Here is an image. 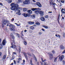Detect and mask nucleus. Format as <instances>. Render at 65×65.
<instances>
[{
  "label": "nucleus",
  "instance_id": "obj_1",
  "mask_svg": "<svg viewBox=\"0 0 65 65\" xmlns=\"http://www.w3.org/2000/svg\"><path fill=\"white\" fill-rule=\"evenodd\" d=\"M10 6H11V9L12 10H14L15 12L18 9H20L21 8L19 7V5L17 4H14V3H12L10 4Z\"/></svg>",
  "mask_w": 65,
  "mask_h": 65
},
{
  "label": "nucleus",
  "instance_id": "obj_2",
  "mask_svg": "<svg viewBox=\"0 0 65 65\" xmlns=\"http://www.w3.org/2000/svg\"><path fill=\"white\" fill-rule=\"evenodd\" d=\"M9 24H7V26H9L10 27H10V29L11 31H15V27L14 25H13L11 24H9Z\"/></svg>",
  "mask_w": 65,
  "mask_h": 65
},
{
  "label": "nucleus",
  "instance_id": "obj_3",
  "mask_svg": "<svg viewBox=\"0 0 65 65\" xmlns=\"http://www.w3.org/2000/svg\"><path fill=\"white\" fill-rule=\"evenodd\" d=\"M8 24H10L9 23V21L8 20H3V22L2 23V26L3 28L4 27V25H6V23Z\"/></svg>",
  "mask_w": 65,
  "mask_h": 65
},
{
  "label": "nucleus",
  "instance_id": "obj_4",
  "mask_svg": "<svg viewBox=\"0 0 65 65\" xmlns=\"http://www.w3.org/2000/svg\"><path fill=\"white\" fill-rule=\"evenodd\" d=\"M25 1L23 2L24 4H30V0H25Z\"/></svg>",
  "mask_w": 65,
  "mask_h": 65
},
{
  "label": "nucleus",
  "instance_id": "obj_5",
  "mask_svg": "<svg viewBox=\"0 0 65 65\" xmlns=\"http://www.w3.org/2000/svg\"><path fill=\"white\" fill-rule=\"evenodd\" d=\"M36 4L39 7H42V5H41V4L39 2H37L36 3Z\"/></svg>",
  "mask_w": 65,
  "mask_h": 65
},
{
  "label": "nucleus",
  "instance_id": "obj_6",
  "mask_svg": "<svg viewBox=\"0 0 65 65\" xmlns=\"http://www.w3.org/2000/svg\"><path fill=\"white\" fill-rule=\"evenodd\" d=\"M31 10H32V11H34V10H41V9L40 8H32L31 9Z\"/></svg>",
  "mask_w": 65,
  "mask_h": 65
},
{
  "label": "nucleus",
  "instance_id": "obj_7",
  "mask_svg": "<svg viewBox=\"0 0 65 65\" xmlns=\"http://www.w3.org/2000/svg\"><path fill=\"white\" fill-rule=\"evenodd\" d=\"M39 13L40 15V17H42L44 15V14H43V13H44V12H43V11H39Z\"/></svg>",
  "mask_w": 65,
  "mask_h": 65
},
{
  "label": "nucleus",
  "instance_id": "obj_8",
  "mask_svg": "<svg viewBox=\"0 0 65 65\" xmlns=\"http://www.w3.org/2000/svg\"><path fill=\"white\" fill-rule=\"evenodd\" d=\"M64 58V55H62V56H59V59L61 61V60H62Z\"/></svg>",
  "mask_w": 65,
  "mask_h": 65
},
{
  "label": "nucleus",
  "instance_id": "obj_9",
  "mask_svg": "<svg viewBox=\"0 0 65 65\" xmlns=\"http://www.w3.org/2000/svg\"><path fill=\"white\" fill-rule=\"evenodd\" d=\"M12 43V44H11V45H12L11 46V47L13 48H15L17 47V46L14 45H13Z\"/></svg>",
  "mask_w": 65,
  "mask_h": 65
},
{
  "label": "nucleus",
  "instance_id": "obj_10",
  "mask_svg": "<svg viewBox=\"0 0 65 65\" xmlns=\"http://www.w3.org/2000/svg\"><path fill=\"white\" fill-rule=\"evenodd\" d=\"M50 55V60H52L53 59V55L52 54H49Z\"/></svg>",
  "mask_w": 65,
  "mask_h": 65
},
{
  "label": "nucleus",
  "instance_id": "obj_11",
  "mask_svg": "<svg viewBox=\"0 0 65 65\" xmlns=\"http://www.w3.org/2000/svg\"><path fill=\"white\" fill-rule=\"evenodd\" d=\"M50 3L51 5H56V4L54 3H53V2H52V0L50 1Z\"/></svg>",
  "mask_w": 65,
  "mask_h": 65
},
{
  "label": "nucleus",
  "instance_id": "obj_12",
  "mask_svg": "<svg viewBox=\"0 0 65 65\" xmlns=\"http://www.w3.org/2000/svg\"><path fill=\"white\" fill-rule=\"evenodd\" d=\"M22 54H23L24 55V56L25 57V58H26V59L27 60L28 59V57H27V54H26V53H23L22 52Z\"/></svg>",
  "mask_w": 65,
  "mask_h": 65
},
{
  "label": "nucleus",
  "instance_id": "obj_13",
  "mask_svg": "<svg viewBox=\"0 0 65 65\" xmlns=\"http://www.w3.org/2000/svg\"><path fill=\"white\" fill-rule=\"evenodd\" d=\"M6 43V40H4L2 42V44L3 45H5Z\"/></svg>",
  "mask_w": 65,
  "mask_h": 65
},
{
  "label": "nucleus",
  "instance_id": "obj_14",
  "mask_svg": "<svg viewBox=\"0 0 65 65\" xmlns=\"http://www.w3.org/2000/svg\"><path fill=\"white\" fill-rule=\"evenodd\" d=\"M10 36L13 39H14V37L13 36V34L11 33L10 34Z\"/></svg>",
  "mask_w": 65,
  "mask_h": 65
},
{
  "label": "nucleus",
  "instance_id": "obj_15",
  "mask_svg": "<svg viewBox=\"0 0 65 65\" xmlns=\"http://www.w3.org/2000/svg\"><path fill=\"white\" fill-rule=\"evenodd\" d=\"M60 48L61 50H64L65 49V47L63 45H61L60 47Z\"/></svg>",
  "mask_w": 65,
  "mask_h": 65
},
{
  "label": "nucleus",
  "instance_id": "obj_16",
  "mask_svg": "<svg viewBox=\"0 0 65 65\" xmlns=\"http://www.w3.org/2000/svg\"><path fill=\"white\" fill-rule=\"evenodd\" d=\"M1 40L0 39V49H2V45L1 44Z\"/></svg>",
  "mask_w": 65,
  "mask_h": 65
},
{
  "label": "nucleus",
  "instance_id": "obj_17",
  "mask_svg": "<svg viewBox=\"0 0 65 65\" xmlns=\"http://www.w3.org/2000/svg\"><path fill=\"white\" fill-rule=\"evenodd\" d=\"M40 19L42 21H45V18L43 17H42L40 18Z\"/></svg>",
  "mask_w": 65,
  "mask_h": 65
},
{
  "label": "nucleus",
  "instance_id": "obj_18",
  "mask_svg": "<svg viewBox=\"0 0 65 65\" xmlns=\"http://www.w3.org/2000/svg\"><path fill=\"white\" fill-rule=\"evenodd\" d=\"M31 18H32V19H35V15H31Z\"/></svg>",
  "mask_w": 65,
  "mask_h": 65
},
{
  "label": "nucleus",
  "instance_id": "obj_19",
  "mask_svg": "<svg viewBox=\"0 0 65 65\" xmlns=\"http://www.w3.org/2000/svg\"><path fill=\"white\" fill-rule=\"evenodd\" d=\"M27 12L29 13H30V14H31L32 13V11H31V10H27Z\"/></svg>",
  "mask_w": 65,
  "mask_h": 65
},
{
  "label": "nucleus",
  "instance_id": "obj_20",
  "mask_svg": "<svg viewBox=\"0 0 65 65\" xmlns=\"http://www.w3.org/2000/svg\"><path fill=\"white\" fill-rule=\"evenodd\" d=\"M35 24L38 26H39L40 25V23L39 22H36L35 23Z\"/></svg>",
  "mask_w": 65,
  "mask_h": 65
},
{
  "label": "nucleus",
  "instance_id": "obj_21",
  "mask_svg": "<svg viewBox=\"0 0 65 65\" xmlns=\"http://www.w3.org/2000/svg\"><path fill=\"white\" fill-rule=\"evenodd\" d=\"M30 28L31 29H32V30H33V29H34V27L32 26H31L30 27Z\"/></svg>",
  "mask_w": 65,
  "mask_h": 65
},
{
  "label": "nucleus",
  "instance_id": "obj_22",
  "mask_svg": "<svg viewBox=\"0 0 65 65\" xmlns=\"http://www.w3.org/2000/svg\"><path fill=\"white\" fill-rule=\"evenodd\" d=\"M16 14H17V15H20L21 14V13L19 12H17Z\"/></svg>",
  "mask_w": 65,
  "mask_h": 65
},
{
  "label": "nucleus",
  "instance_id": "obj_23",
  "mask_svg": "<svg viewBox=\"0 0 65 65\" xmlns=\"http://www.w3.org/2000/svg\"><path fill=\"white\" fill-rule=\"evenodd\" d=\"M39 12V11L37 10H36L35 11V13L36 14H38Z\"/></svg>",
  "mask_w": 65,
  "mask_h": 65
},
{
  "label": "nucleus",
  "instance_id": "obj_24",
  "mask_svg": "<svg viewBox=\"0 0 65 65\" xmlns=\"http://www.w3.org/2000/svg\"><path fill=\"white\" fill-rule=\"evenodd\" d=\"M23 15L24 17H25L26 18V17H27V14L25 13L24 14H23Z\"/></svg>",
  "mask_w": 65,
  "mask_h": 65
},
{
  "label": "nucleus",
  "instance_id": "obj_25",
  "mask_svg": "<svg viewBox=\"0 0 65 65\" xmlns=\"http://www.w3.org/2000/svg\"><path fill=\"white\" fill-rule=\"evenodd\" d=\"M43 27H44V28H45L46 29H47L48 28V27L46 26L43 25Z\"/></svg>",
  "mask_w": 65,
  "mask_h": 65
},
{
  "label": "nucleus",
  "instance_id": "obj_26",
  "mask_svg": "<svg viewBox=\"0 0 65 65\" xmlns=\"http://www.w3.org/2000/svg\"><path fill=\"white\" fill-rule=\"evenodd\" d=\"M24 11H26L27 10V9L26 8H24L23 9Z\"/></svg>",
  "mask_w": 65,
  "mask_h": 65
},
{
  "label": "nucleus",
  "instance_id": "obj_27",
  "mask_svg": "<svg viewBox=\"0 0 65 65\" xmlns=\"http://www.w3.org/2000/svg\"><path fill=\"white\" fill-rule=\"evenodd\" d=\"M8 2L9 3H11V2H12V0H9L8 1Z\"/></svg>",
  "mask_w": 65,
  "mask_h": 65
},
{
  "label": "nucleus",
  "instance_id": "obj_28",
  "mask_svg": "<svg viewBox=\"0 0 65 65\" xmlns=\"http://www.w3.org/2000/svg\"><path fill=\"white\" fill-rule=\"evenodd\" d=\"M16 36H18V38H20V36L19 35V34L16 33Z\"/></svg>",
  "mask_w": 65,
  "mask_h": 65
},
{
  "label": "nucleus",
  "instance_id": "obj_29",
  "mask_svg": "<svg viewBox=\"0 0 65 65\" xmlns=\"http://www.w3.org/2000/svg\"><path fill=\"white\" fill-rule=\"evenodd\" d=\"M5 58H6V55H4L3 57V59H4V60L5 59Z\"/></svg>",
  "mask_w": 65,
  "mask_h": 65
},
{
  "label": "nucleus",
  "instance_id": "obj_30",
  "mask_svg": "<svg viewBox=\"0 0 65 65\" xmlns=\"http://www.w3.org/2000/svg\"><path fill=\"white\" fill-rule=\"evenodd\" d=\"M30 16H31V15L30 14H27V17H30Z\"/></svg>",
  "mask_w": 65,
  "mask_h": 65
},
{
  "label": "nucleus",
  "instance_id": "obj_31",
  "mask_svg": "<svg viewBox=\"0 0 65 65\" xmlns=\"http://www.w3.org/2000/svg\"><path fill=\"white\" fill-rule=\"evenodd\" d=\"M28 24H29V25H32L31 22H29L28 23Z\"/></svg>",
  "mask_w": 65,
  "mask_h": 65
},
{
  "label": "nucleus",
  "instance_id": "obj_32",
  "mask_svg": "<svg viewBox=\"0 0 65 65\" xmlns=\"http://www.w3.org/2000/svg\"><path fill=\"white\" fill-rule=\"evenodd\" d=\"M34 59H35V60L36 61H37V58H36V57H35V56H34Z\"/></svg>",
  "mask_w": 65,
  "mask_h": 65
},
{
  "label": "nucleus",
  "instance_id": "obj_33",
  "mask_svg": "<svg viewBox=\"0 0 65 65\" xmlns=\"http://www.w3.org/2000/svg\"><path fill=\"white\" fill-rule=\"evenodd\" d=\"M52 53L53 54H55V51L54 50H53L52 51Z\"/></svg>",
  "mask_w": 65,
  "mask_h": 65
},
{
  "label": "nucleus",
  "instance_id": "obj_34",
  "mask_svg": "<svg viewBox=\"0 0 65 65\" xmlns=\"http://www.w3.org/2000/svg\"><path fill=\"white\" fill-rule=\"evenodd\" d=\"M12 54L13 55H17V53L15 52H13Z\"/></svg>",
  "mask_w": 65,
  "mask_h": 65
},
{
  "label": "nucleus",
  "instance_id": "obj_35",
  "mask_svg": "<svg viewBox=\"0 0 65 65\" xmlns=\"http://www.w3.org/2000/svg\"><path fill=\"white\" fill-rule=\"evenodd\" d=\"M30 63L31 64V65H32V60H30Z\"/></svg>",
  "mask_w": 65,
  "mask_h": 65
},
{
  "label": "nucleus",
  "instance_id": "obj_36",
  "mask_svg": "<svg viewBox=\"0 0 65 65\" xmlns=\"http://www.w3.org/2000/svg\"><path fill=\"white\" fill-rule=\"evenodd\" d=\"M41 59L42 60V62H44V61H46V60H43V58H41Z\"/></svg>",
  "mask_w": 65,
  "mask_h": 65
},
{
  "label": "nucleus",
  "instance_id": "obj_37",
  "mask_svg": "<svg viewBox=\"0 0 65 65\" xmlns=\"http://www.w3.org/2000/svg\"><path fill=\"white\" fill-rule=\"evenodd\" d=\"M21 52V47H19V52L20 53Z\"/></svg>",
  "mask_w": 65,
  "mask_h": 65
},
{
  "label": "nucleus",
  "instance_id": "obj_38",
  "mask_svg": "<svg viewBox=\"0 0 65 65\" xmlns=\"http://www.w3.org/2000/svg\"><path fill=\"white\" fill-rule=\"evenodd\" d=\"M24 44L25 45H26V44H27V42H26V41H24Z\"/></svg>",
  "mask_w": 65,
  "mask_h": 65
},
{
  "label": "nucleus",
  "instance_id": "obj_39",
  "mask_svg": "<svg viewBox=\"0 0 65 65\" xmlns=\"http://www.w3.org/2000/svg\"><path fill=\"white\" fill-rule=\"evenodd\" d=\"M61 3H64V1L61 0Z\"/></svg>",
  "mask_w": 65,
  "mask_h": 65
},
{
  "label": "nucleus",
  "instance_id": "obj_40",
  "mask_svg": "<svg viewBox=\"0 0 65 65\" xmlns=\"http://www.w3.org/2000/svg\"><path fill=\"white\" fill-rule=\"evenodd\" d=\"M61 12L63 13H65V12L64 11H62V10H61Z\"/></svg>",
  "mask_w": 65,
  "mask_h": 65
},
{
  "label": "nucleus",
  "instance_id": "obj_41",
  "mask_svg": "<svg viewBox=\"0 0 65 65\" xmlns=\"http://www.w3.org/2000/svg\"><path fill=\"white\" fill-rule=\"evenodd\" d=\"M57 58H56L54 60V62H56L57 61Z\"/></svg>",
  "mask_w": 65,
  "mask_h": 65
},
{
  "label": "nucleus",
  "instance_id": "obj_42",
  "mask_svg": "<svg viewBox=\"0 0 65 65\" xmlns=\"http://www.w3.org/2000/svg\"><path fill=\"white\" fill-rule=\"evenodd\" d=\"M48 15H46V16H45V18H48Z\"/></svg>",
  "mask_w": 65,
  "mask_h": 65
},
{
  "label": "nucleus",
  "instance_id": "obj_43",
  "mask_svg": "<svg viewBox=\"0 0 65 65\" xmlns=\"http://www.w3.org/2000/svg\"><path fill=\"white\" fill-rule=\"evenodd\" d=\"M64 53H65V50L62 52V54H64Z\"/></svg>",
  "mask_w": 65,
  "mask_h": 65
},
{
  "label": "nucleus",
  "instance_id": "obj_44",
  "mask_svg": "<svg viewBox=\"0 0 65 65\" xmlns=\"http://www.w3.org/2000/svg\"><path fill=\"white\" fill-rule=\"evenodd\" d=\"M63 37H65V33H63Z\"/></svg>",
  "mask_w": 65,
  "mask_h": 65
},
{
  "label": "nucleus",
  "instance_id": "obj_45",
  "mask_svg": "<svg viewBox=\"0 0 65 65\" xmlns=\"http://www.w3.org/2000/svg\"><path fill=\"white\" fill-rule=\"evenodd\" d=\"M44 65H47V63L46 62H44Z\"/></svg>",
  "mask_w": 65,
  "mask_h": 65
},
{
  "label": "nucleus",
  "instance_id": "obj_46",
  "mask_svg": "<svg viewBox=\"0 0 65 65\" xmlns=\"http://www.w3.org/2000/svg\"><path fill=\"white\" fill-rule=\"evenodd\" d=\"M14 64H15H15H16V62H15V60H14Z\"/></svg>",
  "mask_w": 65,
  "mask_h": 65
},
{
  "label": "nucleus",
  "instance_id": "obj_47",
  "mask_svg": "<svg viewBox=\"0 0 65 65\" xmlns=\"http://www.w3.org/2000/svg\"><path fill=\"white\" fill-rule=\"evenodd\" d=\"M1 55H2V53H1V52H0V57L1 56Z\"/></svg>",
  "mask_w": 65,
  "mask_h": 65
},
{
  "label": "nucleus",
  "instance_id": "obj_48",
  "mask_svg": "<svg viewBox=\"0 0 65 65\" xmlns=\"http://www.w3.org/2000/svg\"><path fill=\"white\" fill-rule=\"evenodd\" d=\"M15 24H16V25H17V26H19V25L17 23H15Z\"/></svg>",
  "mask_w": 65,
  "mask_h": 65
},
{
  "label": "nucleus",
  "instance_id": "obj_49",
  "mask_svg": "<svg viewBox=\"0 0 65 65\" xmlns=\"http://www.w3.org/2000/svg\"><path fill=\"white\" fill-rule=\"evenodd\" d=\"M34 23H35L34 22H31V25H32V24H34Z\"/></svg>",
  "mask_w": 65,
  "mask_h": 65
},
{
  "label": "nucleus",
  "instance_id": "obj_50",
  "mask_svg": "<svg viewBox=\"0 0 65 65\" xmlns=\"http://www.w3.org/2000/svg\"><path fill=\"white\" fill-rule=\"evenodd\" d=\"M18 1L19 2H22V0H18Z\"/></svg>",
  "mask_w": 65,
  "mask_h": 65
},
{
  "label": "nucleus",
  "instance_id": "obj_51",
  "mask_svg": "<svg viewBox=\"0 0 65 65\" xmlns=\"http://www.w3.org/2000/svg\"><path fill=\"white\" fill-rule=\"evenodd\" d=\"M39 34L40 35H41V34H42V32H39Z\"/></svg>",
  "mask_w": 65,
  "mask_h": 65
},
{
  "label": "nucleus",
  "instance_id": "obj_52",
  "mask_svg": "<svg viewBox=\"0 0 65 65\" xmlns=\"http://www.w3.org/2000/svg\"><path fill=\"white\" fill-rule=\"evenodd\" d=\"M58 37L59 38H60V36L59 35H58Z\"/></svg>",
  "mask_w": 65,
  "mask_h": 65
},
{
  "label": "nucleus",
  "instance_id": "obj_53",
  "mask_svg": "<svg viewBox=\"0 0 65 65\" xmlns=\"http://www.w3.org/2000/svg\"><path fill=\"white\" fill-rule=\"evenodd\" d=\"M24 64H25V63L24 62L21 64L22 65H24Z\"/></svg>",
  "mask_w": 65,
  "mask_h": 65
},
{
  "label": "nucleus",
  "instance_id": "obj_54",
  "mask_svg": "<svg viewBox=\"0 0 65 65\" xmlns=\"http://www.w3.org/2000/svg\"><path fill=\"white\" fill-rule=\"evenodd\" d=\"M18 12H21V11H20V10H18Z\"/></svg>",
  "mask_w": 65,
  "mask_h": 65
},
{
  "label": "nucleus",
  "instance_id": "obj_55",
  "mask_svg": "<svg viewBox=\"0 0 65 65\" xmlns=\"http://www.w3.org/2000/svg\"><path fill=\"white\" fill-rule=\"evenodd\" d=\"M48 13H52V12L51 11V12H48Z\"/></svg>",
  "mask_w": 65,
  "mask_h": 65
},
{
  "label": "nucleus",
  "instance_id": "obj_56",
  "mask_svg": "<svg viewBox=\"0 0 65 65\" xmlns=\"http://www.w3.org/2000/svg\"><path fill=\"white\" fill-rule=\"evenodd\" d=\"M0 5H1V6L3 5L2 3H0Z\"/></svg>",
  "mask_w": 65,
  "mask_h": 65
},
{
  "label": "nucleus",
  "instance_id": "obj_57",
  "mask_svg": "<svg viewBox=\"0 0 65 65\" xmlns=\"http://www.w3.org/2000/svg\"><path fill=\"white\" fill-rule=\"evenodd\" d=\"M42 31H45V30H44V29H43L42 28Z\"/></svg>",
  "mask_w": 65,
  "mask_h": 65
},
{
  "label": "nucleus",
  "instance_id": "obj_58",
  "mask_svg": "<svg viewBox=\"0 0 65 65\" xmlns=\"http://www.w3.org/2000/svg\"><path fill=\"white\" fill-rule=\"evenodd\" d=\"M23 63H25V60H23Z\"/></svg>",
  "mask_w": 65,
  "mask_h": 65
},
{
  "label": "nucleus",
  "instance_id": "obj_59",
  "mask_svg": "<svg viewBox=\"0 0 65 65\" xmlns=\"http://www.w3.org/2000/svg\"><path fill=\"white\" fill-rule=\"evenodd\" d=\"M64 64H65V61H63V62H62Z\"/></svg>",
  "mask_w": 65,
  "mask_h": 65
},
{
  "label": "nucleus",
  "instance_id": "obj_60",
  "mask_svg": "<svg viewBox=\"0 0 65 65\" xmlns=\"http://www.w3.org/2000/svg\"><path fill=\"white\" fill-rule=\"evenodd\" d=\"M11 21H14V19L13 18V19H12Z\"/></svg>",
  "mask_w": 65,
  "mask_h": 65
},
{
  "label": "nucleus",
  "instance_id": "obj_61",
  "mask_svg": "<svg viewBox=\"0 0 65 65\" xmlns=\"http://www.w3.org/2000/svg\"><path fill=\"white\" fill-rule=\"evenodd\" d=\"M27 30H24V32H27Z\"/></svg>",
  "mask_w": 65,
  "mask_h": 65
},
{
  "label": "nucleus",
  "instance_id": "obj_62",
  "mask_svg": "<svg viewBox=\"0 0 65 65\" xmlns=\"http://www.w3.org/2000/svg\"><path fill=\"white\" fill-rule=\"evenodd\" d=\"M28 55H29V56H31V54H30V53H29Z\"/></svg>",
  "mask_w": 65,
  "mask_h": 65
},
{
  "label": "nucleus",
  "instance_id": "obj_63",
  "mask_svg": "<svg viewBox=\"0 0 65 65\" xmlns=\"http://www.w3.org/2000/svg\"><path fill=\"white\" fill-rule=\"evenodd\" d=\"M13 65V63H12L10 65Z\"/></svg>",
  "mask_w": 65,
  "mask_h": 65
},
{
  "label": "nucleus",
  "instance_id": "obj_64",
  "mask_svg": "<svg viewBox=\"0 0 65 65\" xmlns=\"http://www.w3.org/2000/svg\"><path fill=\"white\" fill-rule=\"evenodd\" d=\"M55 36H56L57 37H58V35H56Z\"/></svg>",
  "mask_w": 65,
  "mask_h": 65
}]
</instances>
